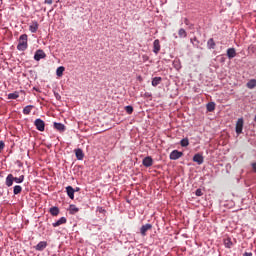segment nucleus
Here are the masks:
<instances>
[{
	"label": "nucleus",
	"instance_id": "nucleus-1",
	"mask_svg": "<svg viewBox=\"0 0 256 256\" xmlns=\"http://www.w3.org/2000/svg\"><path fill=\"white\" fill-rule=\"evenodd\" d=\"M28 39H29V36H27V34L20 35L18 39V45H17L18 51H27V48L29 47Z\"/></svg>",
	"mask_w": 256,
	"mask_h": 256
},
{
	"label": "nucleus",
	"instance_id": "nucleus-2",
	"mask_svg": "<svg viewBox=\"0 0 256 256\" xmlns=\"http://www.w3.org/2000/svg\"><path fill=\"white\" fill-rule=\"evenodd\" d=\"M181 157H183V152L179 150H173L169 155L171 161H177V159H181Z\"/></svg>",
	"mask_w": 256,
	"mask_h": 256
},
{
	"label": "nucleus",
	"instance_id": "nucleus-3",
	"mask_svg": "<svg viewBox=\"0 0 256 256\" xmlns=\"http://www.w3.org/2000/svg\"><path fill=\"white\" fill-rule=\"evenodd\" d=\"M34 125L37 131H45V121H43L41 118H37L34 121Z\"/></svg>",
	"mask_w": 256,
	"mask_h": 256
},
{
	"label": "nucleus",
	"instance_id": "nucleus-4",
	"mask_svg": "<svg viewBox=\"0 0 256 256\" xmlns=\"http://www.w3.org/2000/svg\"><path fill=\"white\" fill-rule=\"evenodd\" d=\"M45 57H47V54H45V51H43L41 49L36 50V52L34 54L35 61H41V59H45Z\"/></svg>",
	"mask_w": 256,
	"mask_h": 256
},
{
	"label": "nucleus",
	"instance_id": "nucleus-5",
	"mask_svg": "<svg viewBox=\"0 0 256 256\" xmlns=\"http://www.w3.org/2000/svg\"><path fill=\"white\" fill-rule=\"evenodd\" d=\"M151 229H153V225H151L149 223L142 225L140 228V233H141L142 237H145L147 235V232Z\"/></svg>",
	"mask_w": 256,
	"mask_h": 256
},
{
	"label": "nucleus",
	"instance_id": "nucleus-6",
	"mask_svg": "<svg viewBox=\"0 0 256 256\" xmlns=\"http://www.w3.org/2000/svg\"><path fill=\"white\" fill-rule=\"evenodd\" d=\"M193 161L194 163H197V165H203L205 158L202 154L197 153L193 156Z\"/></svg>",
	"mask_w": 256,
	"mask_h": 256
},
{
	"label": "nucleus",
	"instance_id": "nucleus-7",
	"mask_svg": "<svg viewBox=\"0 0 256 256\" xmlns=\"http://www.w3.org/2000/svg\"><path fill=\"white\" fill-rule=\"evenodd\" d=\"M160 51H161V42L159 41V39H156L153 42V53H155V55H158Z\"/></svg>",
	"mask_w": 256,
	"mask_h": 256
},
{
	"label": "nucleus",
	"instance_id": "nucleus-8",
	"mask_svg": "<svg viewBox=\"0 0 256 256\" xmlns=\"http://www.w3.org/2000/svg\"><path fill=\"white\" fill-rule=\"evenodd\" d=\"M236 133L237 135H241V133H243V118H239L236 123Z\"/></svg>",
	"mask_w": 256,
	"mask_h": 256
},
{
	"label": "nucleus",
	"instance_id": "nucleus-9",
	"mask_svg": "<svg viewBox=\"0 0 256 256\" xmlns=\"http://www.w3.org/2000/svg\"><path fill=\"white\" fill-rule=\"evenodd\" d=\"M142 165L144 167H152L153 166V158L151 156H147L142 160Z\"/></svg>",
	"mask_w": 256,
	"mask_h": 256
},
{
	"label": "nucleus",
	"instance_id": "nucleus-10",
	"mask_svg": "<svg viewBox=\"0 0 256 256\" xmlns=\"http://www.w3.org/2000/svg\"><path fill=\"white\" fill-rule=\"evenodd\" d=\"M226 55L230 59H235V57H237V50H235V48H228Z\"/></svg>",
	"mask_w": 256,
	"mask_h": 256
},
{
	"label": "nucleus",
	"instance_id": "nucleus-11",
	"mask_svg": "<svg viewBox=\"0 0 256 256\" xmlns=\"http://www.w3.org/2000/svg\"><path fill=\"white\" fill-rule=\"evenodd\" d=\"M75 156L78 161H83V159L85 158V153H83V149L77 148L75 150Z\"/></svg>",
	"mask_w": 256,
	"mask_h": 256
},
{
	"label": "nucleus",
	"instance_id": "nucleus-12",
	"mask_svg": "<svg viewBox=\"0 0 256 256\" xmlns=\"http://www.w3.org/2000/svg\"><path fill=\"white\" fill-rule=\"evenodd\" d=\"M34 248L36 251H45L47 249V241H40Z\"/></svg>",
	"mask_w": 256,
	"mask_h": 256
},
{
	"label": "nucleus",
	"instance_id": "nucleus-13",
	"mask_svg": "<svg viewBox=\"0 0 256 256\" xmlns=\"http://www.w3.org/2000/svg\"><path fill=\"white\" fill-rule=\"evenodd\" d=\"M14 179L15 176H13V174H8L5 181L6 187H13Z\"/></svg>",
	"mask_w": 256,
	"mask_h": 256
},
{
	"label": "nucleus",
	"instance_id": "nucleus-14",
	"mask_svg": "<svg viewBox=\"0 0 256 256\" xmlns=\"http://www.w3.org/2000/svg\"><path fill=\"white\" fill-rule=\"evenodd\" d=\"M39 30V22L32 21V24L29 26V31L32 33H37Z\"/></svg>",
	"mask_w": 256,
	"mask_h": 256
},
{
	"label": "nucleus",
	"instance_id": "nucleus-15",
	"mask_svg": "<svg viewBox=\"0 0 256 256\" xmlns=\"http://www.w3.org/2000/svg\"><path fill=\"white\" fill-rule=\"evenodd\" d=\"M66 193H67L69 198L75 199V189L73 188V186H67L66 187Z\"/></svg>",
	"mask_w": 256,
	"mask_h": 256
},
{
	"label": "nucleus",
	"instance_id": "nucleus-16",
	"mask_svg": "<svg viewBox=\"0 0 256 256\" xmlns=\"http://www.w3.org/2000/svg\"><path fill=\"white\" fill-rule=\"evenodd\" d=\"M54 129H56V131H59L60 133H64L65 125L63 123L54 122Z\"/></svg>",
	"mask_w": 256,
	"mask_h": 256
},
{
	"label": "nucleus",
	"instance_id": "nucleus-17",
	"mask_svg": "<svg viewBox=\"0 0 256 256\" xmlns=\"http://www.w3.org/2000/svg\"><path fill=\"white\" fill-rule=\"evenodd\" d=\"M67 223V218L61 217L58 221L52 223L53 227H60V225H65Z\"/></svg>",
	"mask_w": 256,
	"mask_h": 256
},
{
	"label": "nucleus",
	"instance_id": "nucleus-18",
	"mask_svg": "<svg viewBox=\"0 0 256 256\" xmlns=\"http://www.w3.org/2000/svg\"><path fill=\"white\" fill-rule=\"evenodd\" d=\"M190 43H192L193 47L196 49H199V45H201V41H199V39L195 36L190 39Z\"/></svg>",
	"mask_w": 256,
	"mask_h": 256
},
{
	"label": "nucleus",
	"instance_id": "nucleus-19",
	"mask_svg": "<svg viewBox=\"0 0 256 256\" xmlns=\"http://www.w3.org/2000/svg\"><path fill=\"white\" fill-rule=\"evenodd\" d=\"M69 213L70 215H75V213H79V208L75 204H70Z\"/></svg>",
	"mask_w": 256,
	"mask_h": 256
},
{
	"label": "nucleus",
	"instance_id": "nucleus-20",
	"mask_svg": "<svg viewBox=\"0 0 256 256\" xmlns=\"http://www.w3.org/2000/svg\"><path fill=\"white\" fill-rule=\"evenodd\" d=\"M59 207L53 206L50 208L49 213L52 215V217H57L59 215Z\"/></svg>",
	"mask_w": 256,
	"mask_h": 256
},
{
	"label": "nucleus",
	"instance_id": "nucleus-21",
	"mask_svg": "<svg viewBox=\"0 0 256 256\" xmlns=\"http://www.w3.org/2000/svg\"><path fill=\"white\" fill-rule=\"evenodd\" d=\"M163 78L161 77H154L152 78V87H157V85H161Z\"/></svg>",
	"mask_w": 256,
	"mask_h": 256
},
{
	"label": "nucleus",
	"instance_id": "nucleus-22",
	"mask_svg": "<svg viewBox=\"0 0 256 256\" xmlns=\"http://www.w3.org/2000/svg\"><path fill=\"white\" fill-rule=\"evenodd\" d=\"M246 87L248 89H255L256 88V79H251L247 82Z\"/></svg>",
	"mask_w": 256,
	"mask_h": 256
},
{
	"label": "nucleus",
	"instance_id": "nucleus-23",
	"mask_svg": "<svg viewBox=\"0 0 256 256\" xmlns=\"http://www.w3.org/2000/svg\"><path fill=\"white\" fill-rule=\"evenodd\" d=\"M215 47H216L215 40L213 38H210L207 41V48L208 49H215Z\"/></svg>",
	"mask_w": 256,
	"mask_h": 256
},
{
	"label": "nucleus",
	"instance_id": "nucleus-24",
	"mask_svg": "<svg viewBox=\"0 0 256 256\" xmlns=\"http://www.w3.org/2000/svg\"><path fill=\"white\" fill-rule=\"evenodd\" d=\"M224 246L226 249H231L233 247V242L231 241V238H227L224 240Z\"/></svg>",
	"mask_w": 256,
	"mask_h": 256
},
{
	"label": "nucleus",
	"instance_id": "nucleus-25",
	"mask_svg": "<svg viewBox=\"0 0 256 256\" xmlns=\"http://www.w3.org/2000/svg\"><path fill=\"white\" fill-rule=\"evenodd\" d=\"M178 35L180 39H185V37H187V31H185V29L183 28H180L178 31Z\"/></svg>",
	"mask_w": 256,
	"mask_h": 256
},
{
	"label": "nucleus",
	"instance_id": "nucleus-26",
	"mask_svg": "<svg viewBox=\"0 0 256 256\" xmlns=\"http://www.w3.org/2000/svg\"><path fill=\"white\" fill-rule=\"evenodd\" d=\"M174 69H176V71H179L181 69V61L180 60H174L172 63Z\"/></svg>",
	"mask_w": 256,
	"mask_h": 256
},
{
	"label": "nucleus",
	"instance_id": "nucleus-27",
	"mask_svg": "<svg viewBox=\"0 0 256 256\" xmlns=\"http://www.w3.org/2000/svg\"><path fill=\"white\" fill-rule=\"evenodd\" d=\"M33 107H34L33 105H28V106L24 107L22 113L24 115H29L31 113V109H33Z\"/></svg>",
	"mask_w": 256,
	"mask_h": 256
},
{
	"label": "nucleus",
	"instance_id": "nucleus-28",
	"mask_svg": "<svg viewBox=\"0 0 256 256\" xmlns=\"http://www.w3.org/2000/svg\"><path fill=\"white\" fill-rule=\"evenodd\" d=\"M64 71H65V67H63V66L58 67L57 70H56L57 77H63V72Z\"/></svg>",
	"mask_w": 256,
	"mask_h": 256
},
{
	"label": "nucleus",
	"instance_id": "nucleus-29",
	"mask_svg": "<svg viewBox=\"0 0 256 256\" xmlns=\"http://www.w3.org/2000/svg\"><path fill=\"white\" fill-rule=\"evenodd\" d=\"M206 109H207V111H209L210 113L213 112V110L215 109V102H209V103L206 105Z\"/></svg>",
	"mask_w": 256,
	"mask_h": 256
},
{
	"label": "nucleus",
	"instance_id": "nucleus-30",
	"mask_svg": "<svg viewBox=\"0 0 256 256\" xmlns=\"http://www.w3.org/2000/svg\"><path fill=\"white\" fill-rule=\"evenodd\" d=\"M21 191H23V187H21L20 185L14 186V189H13L14 195H19V193H21Z\"/></svg>",
	"mask_w": 256,
	"mask_h": 256
},
{
	"label": "nucleus",
	"instance_id": "nucleus-31",
	"mask_svg": "<svg viewBox=\"0 0 256 256\" xmlns=\"http://www.w3.org/2000/svg\"><path fill=\"white\" fill-rule=\"evenodd\" d=\"M8 99H19V92L15 91L13 93L8 94Z\"/></svg>",
	"mask_w": 256,
	"mask_h": 256
},
{
	"label": "nucleus",
	"instance_id": "nucleus-32",
	"mask_svg": "<svg viewBox=\"0 0 256 256\" xmlns=\"http://www.w3.org/2000/svg\"><path fill=\"white\" fill-rule=\"evenodd\" d=\"M181 147H189V138H184L180 141Z\"/></svg>",
	"mask_w": 256,
	"mask_h": 256
},
{
	"label": "nucleus",
	"instance_id": "nucleus-33",
	"mask_svg": "<svg viewBox=\"0 0 256 256\" xmlns=\"http://www.w3.org/2000/svg\"><path fill=\"white\" fill-rule=\"evenodd\" d=\"M25 181V175H21L19 177H14V182L16 183H23Z\"/></svg>",
	"mask_w": 256,
	"mask_h": 256
},
{
	"label": "nucleus",
	"instance_id": "nucleus-34",
	"mask_svg": "<svg viewBox=\"0 0 256 256\" xmlns=\"http://www.w3.org/2000/svg\"><path fill=\"white\" fill-rule=\"evenodd\" d=\"M125 111L128 115H132L133 114V106H131V105L125 106Z\"/></svg>",
	"mask_w": 256,
	"mask_h": 256
},
{
	"label": "nucleus",
	"instance_id": "nucleus-35",
	"mask_svg": "<svg viewBox=\"0 0 256 256\" xmlns=\"http://www.w3.org/2000/svg\"><path fill=\"white\" fill-rule=\"evenodd\" d=\"M203 195V190H201V188H198L196 191H195V196L196 197H202Z\"/></svg>",
	"mask_w": 256,
	"mask_h": 256
},
{
	"label": "nucleus",
	"instance_id": "nucleus-36",
	"mask_svg": "<svg viewBox=\"0 0 256 256\" xmlns=\"http://www.w3.org/2000/svg\"><path fill=\"white\" fill-rule=\"evenodd\" d=\"M5 149V142L0 141V153Z\"/></svg>",
	"mask_w": 256,
	"mask_h": 256
},
{
	"label": "nucleus",
	"instance_id": "nucleus-37",
	"mask_svg": "<svg viewBox=\"0 0 256 256\" xmlns=\"http://www.w3.org/2000/svg\"><path fill=\"white\" fill-rule=\"evenodd\" d=\"M54 97L57 99V101H61V95L57 92H54Z\"/></svg>",
	"mask_w": 256,
	"mask_h": 256
},
{
	"label": "nucleus",
	"instance_id": "nucleus-38",
	"mask_svg": "<svg viewBox=\"0 0 256 256\" xmlns=\"http://www.w3.org/2000/svg\"><path fill=\"white\" fill-rule=\"evenodd\" d=\"M184 23L185 25H188V26L190 25L191 27H193V24H191V22L187 18L184 19Z\"/></svg>",
	"mask_w": 256,
	"mask_h": 256
},
{
	"label": "nucleus",
	"instance_id": "nucleus-39",
	"mask_svg": "<svg viewBox=\"0 0 256 256\" xmlns=\"http://www.w3.org/2000/svg\"><path fill=\"white\" fill-rule=\"evenodd\" d=\"M144 97H145L146 99H149V97H153V95H152L150 92H145V93H144Z\"/></svg>",
	"mask_w": 256,
	"mask_h": 256
},
{
	"label": "nucleus",
	"instance_id": "nucleus-40",
	"mask_svg": "<svg viewBox=\"0 0 256 256\" xmlns=\"http://www.w3.org/2000/svg\"><path fill=\"white\" fill-rule=\"evenodd\" d=\"M44 3L46 5H53V0H45Z\"/></svg>",
	"mask_w": 256,
	"mask_h": 256
},
{
	"label": "nucleus",
	"instance_id": "nucleus-41",
	"mask_svg": "<svg viewBox=\"0 0 256 256\" xmlns=\"http://www.w3.org/2000/svg\"><path fill=\"white\" fill-rule=\"evenodd\" d=\"M251 166H252L253 172L256 173V162H253Z\"/></svg>",
	"mask_w": 256,
	"mask_h": 256
},
{
	"label": "nucleus",
	"instance_id": "nucleus-42",
	"mask_svg": "<svg viewBox=\"0 0 256 256\" xmlns=\"http://www.w3.org/2000/svg\"><path fill=\"white\" fill-rule=\"evenodd\" d=\"M243 256H253V253H251V252H245V253L243 254Z\"/></svg>",
	"mask_w": 256,
	"mask_h": 256
},
{
	"label": "nucleus",
	"instance_id": "nucleus-43",
	"mask_svg": "<svg viewBox=\"0 0 256 256\" xmlns=\"http://www.w3.org/2000/svg\"><path fill=\"white\" fill-rule=\"evenodd\" d=\"M75 192L80 191L79 187H76V189H74Z\"/></svg>",
	"mask_w": 256,
	"mask_h": 256
},
{
	"label": "nucleus",
	"instance_id": "nucleus-44",
	"mask_svg": "<svg viewBox=\"0 0 256 256\" xmlns=\"http://www.w3.org/2000/svg\"><path fill=\"white\" fill-rule=\"evenodd\" d=\"M2 195H3V191L0 190V197H2Z\"/></svg>",
	"mask_w": 256,
	"mask_h": 256
},
{
	"label": "nucleus",
	"instance_id": "nucleus-45",
	"mask_svg": "<svg viewBox=\"0 0 256 256\" xmlns=\"http://www.w3.org/2000/svg\"><path fill=\"white\" fill-rule=\"evenodd\" d=\"M223 61H225V59L222 58V59H221V62L223 63Z\"/></svg>",
	"mask_w": 256,
	"mask_h": 256
},
{
	"label": "nucleus",
	"instance_id": "nucleus-46",
	"mask_svg": "<svg viewBox=\"0 0 256 256\" xmlns=\"http://www.w3.org/2000/svg\"><path fill=\"white\" fill-rule=\"evenodd\" d=\"M254 121H255V123H256V115H255V117H254Z\"/></svg>",
	"mask_w": 256,
	"mask_h": 256
},
{
	"label": "nucleus",
	"instance_id": "nucleus-47",
	"mask_svg": "<svg viewBox=\"0 0 256 256\" xmlns=\"http://www.w3.org/2000/svg\"><path fill=\"white\" fill-rule=\"evenodd\" d=\"M102 211H105V210H103V208H101L100 213H101Z\"/></svg>",
	"mask_w": 256,
	"mask_h": 256
}]
</instances>
